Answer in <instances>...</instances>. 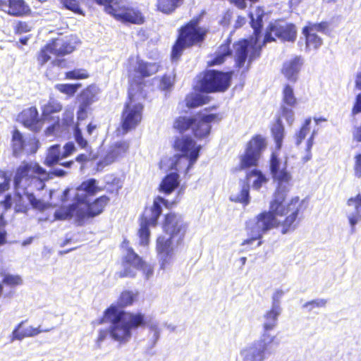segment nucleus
<instances>
[{
  "label": "nucleus",
  "mask_w": 361,
  "mask_h": 361,
  "mask_svg": "<svg viewBox=\"0 0 361 361\" xmlns=\"http://www.w3.org/2000/svg\"><path fill=\"white\" fill-rule=\"evenodd\" d=\"M286 193L277 189L269 203V211H264L255 216V220L246 224L248 238L242 243L243 245H252L257 240V246L262 243V238L264 233L279 228L282 234L293 231L299 222L300 216L305 209L304 201L299 197L291 198L285 204Z\"/></svg>",
  "instance_id": "1"
},
{
  "label": "nucleus",
  "mask_w": 361,
  "mask_h": 361,
  "mask_svg": "<svg viewBox=\"0 0 361 361\" xmlns=\"http://www.w3.org/2000/svg\"><path fill=\"white\" fill-rule=\"evenodd\" d=\"M250 25L253 29L252 35L234 42L231 49L227 48V56H233L235 66L238 68H243L247 59L248 69L250 63L260 57L262 47L268 42L276 41V37L283 42H294L296 39L297 29L294 24L270 23L266 28L263 41L259 44L263 27L262 15L257 16L256 18L251 15Z\"/></svg>",
  "instance_id": "2"
},
{
  "label": "nucleus",
  "mask_w": 361,
  "mask_h": 361,
  "mask_svg": "<svg viewBox=\"0 0 361 361\" xmlns=\"http://www.w3.org/2000/svg\"><path fill=\"white\" fill-rule=\"evenodd\" d=\"M109 323V329H101L95 340L99 347L109 336L119 344L128 342L132 336V331L139 328H145L149 324L147 316L141 312H118L115 307H108L102 316L94 321V325Z\"/></svg>",
  "instance_id": "3"
},
{
  "label": "nucleus",
  "mask_w": 361,
  "mask_h": 361,
  "mask_svg": "<svg viewBox=\"0 0 361 361\" xmlns=\"http://www.w3.org/2000/svg\"><path fill=\"white\" fill-rule=\"evenodd\" d=\"M203 14L204 12H202L194 16L178 28L177 37L171 51V59L172 61H178L185 49L194 46L200 47L204 42L209 30L205 27L200 26Z\"/></svg>",
  "instance_id": "4"
},
{
  "label": "nucleus",
  "mask_w": 361,
  "mask_h": 361,
  "mask_svg": "<svg viewBox=\"0 0 361 361\" xmlns=\"http://www.w3.org/2000/svg\"><path fill=\"white\" fill-rule=\"evenodd\" d=\"M50 178L49 173L37 161H23L15 171L13 188L18 192L40 190Z\"/></svg>",
  "instance_id": "5"
},
{
  "label": "nucleus",
  "mask_w": 361,
  "mask_h": 361,
  "mask_svg": "<svg viewBox=\"0 0 361 361\" xmlns=\"http://www.w3.org/2000/svg\"><path fill=\"white\" fill-rule=\"evenodd\" d=\"M104 6V11L115 20L125 24L141 25L146 23L144 12L138 7L129 4L128 0H94Z\"/></svg>",
  "instance_id": "6"
},
{
  "label": "nucleus",
  "mask_w": 361,
  "mask_h": 361,
  "mask_svg": "<svg viewBox=\"0 0 361 361\" xmlns=\"http://www.w3.org/2000/svg\"><path fill=\"white\" fill-rule=\"evenodd\" d=\"M219 119L220 118L216 114L203 116L197 114L196 116H180L174 119L173 128L180 134H183L190 130L195 138L201 140L210 133V123Z\"/></svg>",
  "instance_id": "7"
},
{
  "label": "nucleus",
  "mask_w": 361,
  "mask_h": 361,
  "mask_svg": "<svg viewBox=\"0 0 361 361\" xmlns=\"http://www.w3.org/2000/svg\"><path fill=\"white\" fill-rule=\"evenodd\" d=\"M144 104L135 92L128 91V97L121 113L120 128L122 134L135 130L142 122Z\"/></svg>",
  "instance_id": "8"
},
{
  "label": "nucleus",
  "mask_w": 361,
  "mask_h": 361,
  "mask_svg": "<svg viewBox=\"0 0 361 361\" xmlns=\"http://www.w3.org/2000/svg\"><path fill=\"white\" fill-rule=\"evenodd\" d=\"M267 145V140L263 135H254L247 142L243 153L239 157L238 169L245 170L256 168Z\"/></svg>",
  "instance_id": "9"
},
{
  "label": "nucleus",
  "mask_w": 361,
  "mask_h": 361,
  "mask_svg": "<svg viewBox=\"0 0 361 361\" xmlns=\"http://www.w3.org/2000/svg\"><path fill=\"white\" fill-rule=\"evenodd\" d=\"M120 247L125 253L119 263L121 269L116 272L115 276L118 279L135 278L137 267L144 264L143 259L130 246L127 238L122 240Z\"/></svg>",
  "instance_id": "10"
},
{
  "label": "nucleus",
  "mask_w": 361,
  "mask_h": 361,
  "mask_svg": "<svg viewBox=\"0 0 361 361\" xmlns=\"http://www.w3.org/2000/svg\"><path fill=\"white\" fill-rule=\"evenodd\" d=\"M73 200L78 204L75 216L78 221L94 218L104 212L110 202V198L102 195L92 201H90L86 195L76 194Z\"/></svg>",
  "instance_id": "11"
},
{
  "label": "nucleus",
  "mask_w": 361,
  "mask_h": 361,
  "mask_svg": "<svg viewBox=\"0 0 361 361\" xmlns=\"http://www.w3.org/2000/svg\"><path fill=\"white\" fill-rule=\"evenodd\" d=\"M173 149L177 152L176 161L172 166L177 167L178 161L181 158H185L188 160L187 171H188L197 161L200 157L202 149L200 145H197L195 140L190 135H182L175 137Z\"/></svg>",
  "instance_id": "12"
},
{
  "label": "nucleus",
  "mask_w": 361,
  "mask_h": 361,
  "mask_svg": "<svg viewBox=\"0 0 361 361\" xmlns=\"http://www.w3.org/2000/svg\"><path fill=\"white\" fill-rule=\"evenodd\" d=\"M255 176V179L252 181V186L255 190H259L263 184L268 181L266 176L262 171L254 169L247 172L245 180L241 182L240 190L237 194L231 195L229 199L231 201L242 204L247 206L250 203V180Z\"/></svg>",
  "instance_id": "13"
},
{
  "label": "nucleus",
  "mask_w": 361,
  "mask_h": 361,
  "mask_svg": "<svg viewBox=\"0 0 361 361\" xmlns=\"http://www.w3.org/2000/svg\"><path fill=\"white\" fill-rule=\"evenodd\" d=\"M278 345L276 336L267 338L262 335L259 340L244 348L242 355L244 361H264L271 354V345Z\"/></svg>",
  "instance_id": "14"
},
{
  "label": "nucleus",
  "mask_w": 361,
  "mask_h": 361,
  "mask_svg": "<svg viewBox=\"0 0 361 361\" xmlns=\"http://www.w3.org/2000/svg\"><path fill=\"white\" fill-rule=\"evenodd\" d=\"M188 228L187 222L178 214L170 212L164 214L162 221V230L171 238H177L176 244L183 242Z\"/></svg>",
  "instance_id": "15"
},
{
  "label": "nucleus",
  "mask_w": 361,
  "mask_h": 361,
  "mask_svg": "<svg viewBox=\"0 0 361 361\" xmlns=\"http://www.w3.org/2000/svg\"><path fill=\"white\" fill-rule=\"evenodd\" d=\"M197 84L202 92L224 91L226 88V73L214 70L205 71L200 75Z\"/></svg>",
  "instance_id": "16"
},
{
  "label": "nucleus",
  "mask_w": 361,
  "mask_h": 361,
  "mask_svg": "<svg viewBox=\"0 0 361 361\" xmlns=\"http://www.w3.org/2000/svg\"><path fill=\"white\" fill-rule=\"evenodd\" d=\"M269 171L273 180L278 184V189L281 190V186L291 183L292 175L288 169V163L286 161H282L276 152H272L270 154ZM282 190L286 192L285 189Z\"/></svg>",
  "instance_id": "17"
},
{
  "label": "nucleus",
  "mask_w": 361,
  "mask_h": 361,
  "mask_svg": "<svg viewBox=\"0 0 361 361\" xmlns=\"http://www.w3.org/2000/svg\"><path fill=\"white\" fill-rule=\"evenodd\" d=\"M160 66L157 63L144 61L140 56H130L128 59L127 71L128 75H133L135 78L142 80L149 78L157 73Z\"/></svg>",
  "instance_id": "18"
},
{
  "label": "nucleus",
  "mask_w": 361,
  "mask_h": 361,
  "mask_svg": "<svg viewBox=\"0 0 361 361\" xmlns=\"http://www.w3.org/2000/svg\"><path fill=\"white\" fill-rule=\"evenodd\" d=\"M298 104L293 88L288 84H286L282 90L281 104L279 109V115L284 118L287 123L291 126L295 120L294 109Z\"/></svg>",
  "instance_id": "19"
},
{
  "label": "nucleus",
  "mask_w": 361,
  "mask_h": 361,
  "mask_svg": "<svg viewBox=\"0 0 361 361\" xmlns=\"http://www.w3.org/2000/svg\"><path fill=\"white\" fill-rule=\"evenodd\" d=\"M27 145L30 146L27 154H35L39 147V141L38 139L33 137L26 142L23 133L17 128L13 129L11 132V140L13 156L16 158L19 157L23 153Z\"/></svg>",
  "instance_id": "20"
},
{
  "label": "nucleus",
  "mask_w": 361,
  "mask_h": 361,
  "mask_svg": "<svg viewBox=\"0 0 361 361\" xmlns=\"http://www.w3.org/2000/svg\"><path fill=\"white\" fill-rule=\"evenodd\" d=\"M18 120L25 128L35 133L42 130L44 124L42 118H39L35 106H30L20 111Z\"/></svg>",
  "instance_id": "21"
},
{
  "label": "nucleus",
  "mask_w": 361,
  "mask_h": 361,
  "mask_svg": "<svg viewBox=\"0 0 361 361\" xmlns=\"http://www.w3.org/2000/svg\"><path fill=\"white\" fill-rule=\"evenodd\" d=\"M174 238L169 236L166 238L159 235L156 240V251L160 257V268L164 269L169 264L173 253V240Z\"/></svg>",
  "instance_id": "22"
},
{
  "label": "nucleus",
  "mask_w": 361,
  "mask_h": 361,
  "mask_svg": "<svg viewBox=\"0 0 361 361\" xmlns=\"http://www.w3.org/2000/svg\"><path fill=\"white\" fill-rule=\"evenodd\" d=\"M158 221H153V216L148 213H143L140 217V228L137 231V235L140 238V245L147 246L149 243L150 231L149 226H156Z\"/></svg>",
  "instance_id": "23"
},
{
  "label": "nucleus",
  "mask_w": 361,
  "mask_h": 361,
  "mask_svg": "<svg viewBox=\"0 0 361 361\" xmlns=\"http://www.w3.org/2000/svg\"><path fill=\"white\" fill-rule=\"evenodd\" d=\"M178 200L176 199H174L172 201H169L168 200L157 195L154 198L151 207H145V213H148L153 216V221L155 222L156 220H159L162 213L161 204H163L165 208L171 209L178 203Z\"/></svg>",
  "instance_id": "24"
},
{
  "label": "nucleus",
  "mask_w": 361,
  "mask_h": 361,
  "mask_svg": "<svg viewBox=\"0 0 361 361\" xmlns=\"http://www.w3.org/2000/svg\"><path fill=\"white\" fill-rule=\"evenodd\" d=\"M303 64V59L300 56H296L283 63L281 73L285 78L290 82H296L298 75Z\"/></svg>",
  "instance_id": "25"
},
{
  "label": "nucleus",
  "mask_w": 361,
  "mask_h": 361,
  "mask_svg": "<svg viewBox=\"0 0 361 361\" xmlns=\"http://www.w3.org/2000/svg\"><path fill=\"white\" fill-rule=\"evenodd\" d=\"M54 51V56H63L71 54L75 49V42L68 37H56L51 41Z\"/></svg>",
  "instance_id": "26"
},
{
  "label": "nucleus",
  "mask_w": 361,
  "mask_h": 361,
  "mask_svg": "<svg viewBox=\"0 0 361 361\" xmlns=\"http://www.w3.org/2000/svg\"><path fill=\"white\" fill-rule=\"evenodd\" d=\"M281 309L280 305H272L270 310H267L264 314V322L262 324V334L267 338H271L273 336L269 334V331L273 330L277 325L278 317L280 315Z\"/></svg>",
  "instance_id": "27"
},
{
  "label": "nucleus",
  "mask_w": 361,
  "mask_h": 361,
  "mask_svg": "<svg viewBox=\"0 0 361 361\" xmlns=\"http://www.w3.org/2000/svg\"><path fill=\"white\" fill-rule=\"evenodd\" d=\"M25 322L26 321L20 322L13 330L11 337V340L12 341L16 340L21 341L25 338L33 337L42 332L48 331V329H41L40 326H39L38 327H33L32 326H29L27 327L24 328L23 325Z\"/></svg>",
  "instance_id": "28"
},
{
  "label": "nucleus",
  "mask_w": 361,
  "mask_h": 361,
  "mask_svg": "<svg viewBox=\"0 0 361 361\" xmlns=\"http://www.w3.org/2000/svg\"><path fill=\"white\" fill-rule=\"evenodd\" d=\"M180 180L177 172L166 174L160 182L158 190L164 195H171L180 185Z\"/></svg>",
  "instance_id": "29"
},
{
  "label": "nucleus",
  "mask_w": 361,
  "mask_h": 361,
  "mask_svg": "<svg viewBox=\"0 0 361 361\" xmlns=\"http://www.w3.org/2000/svg\"><path fill=\"white\" fill-rule=\"evenodd\" d=\"M139 293L130 290H123L119 294L116 304H111L109 307H115L118 312H127L122 309L132 306L137 299Z\"/></svg>",
  "instance_id": "30"
},
{
  "label": "nucleus",
  "mask_w": 361,
  "mask_h": 361,
  "mask_svg": "<svg viewBox=\"0 0 361 361\" xmlns=\"http://www.w3.org/2000/svg\"><path fill=\"white\" fill-rule=\"evenodd\" d=\"M129 148V143L127 141H119L113 144L102 161L109 164L114 162L118 157L123 155Z\"/></svg>",
  "instance_id": "31"
},
{
  "label": "nucleus",
  "mask_w": 361,
  "mask_h": 361,
  "mask_svg": "<svg viewBox=\"0 0 361 361\" xmlns=\"http://www.w3.org/2000/svg\"><path fill=\"white\" fill-rule=\"evenodd\" d=\"M8 8L7 13L13 16H23L30 14L31 10L24 0H4Z\"/></svg>",
  "instance_id": "32"
},
{
  "label": "nucleus",
  "mask_w": 361,
  "mask_h": 361,
  "mask_svg": "<svg viewBox=\"0 0 361 361\" xmlns=\"http://www.w3.org/2000/svg\"><path fill=\"white\" fill-rule=\"evenodd\" d=\"M281 118L282 117L280 115L276 118L274 124L270 128L271 135L275 142V147L277 150L281 149L285 135V129Z\"/></svg>",
  "instance_id": "33"
},
{
  "label": "nucleus",
  "mask_w": 361,
  "mask_h": 361,
  "mask_svg": "<svg viewBox=\"0 0 361 361\" xmlns=\"http://www.w3.org/2000/svg\"><path fill=\"white\" fill-rule=\"evenodd\" d=\"M63 109L61 104L55 100H49L42 107V118L44 121H51L56 119L54 114L60 112Z\"/></svg>",
  "instance_id": "34"
},
{
  "label": "nucleus",
  "mask_w": 361,
  "mask_h": 361,
  "mask_svg": "<svg viewBox=\"0 0 361 361\" xmlns=\"http://www.w3.org/2000/svg\"><path fill=\"white\" fill-rule=\"evenodd\" d=\"M302 33L305 37L307 49H317L322 46L323 40L314 31L310 30V28L305 26Z\"/></svg>",
  "instance_id": "35"
},
{
  "label": "nucleus",
  "mask_w": 361,
  "mask_h": 361,
  "mask_svg": "<svg viewBox=\"0 0 361 361\" xmlns=\"http://www.w3.org/2000/svg\"><path fill=\"white\" fill-rule=\"evenodd\" d=\"M184 0H157L156 9L166 15L173 13L183 4Z\"/></svg>",
  "instance_id": "36"
},
{
  "label": "nucleus",
  "mask_w": 361,
  "mask_h": 361,
  "mask_svg": "<svg viewBox=\"0 0 361 361\" xmlns=\"http://www.w3.org/2000/svg\"><path fill=\"white\" fill-rule=\"evenodd\" d=\"M98 182L94 178H90L82 181L78 187L77 190L82 191L85 194H80L81 195L94 196L97 193L103 190V188L98 186Z\"/></svg>",
  "instance_id": "37"
},
{
  "label": "nucleus",
  "mask_w": 361,
  "mask_h": 361,
  "mask_svg": "<svg viewBox=\"0 0 361 361\" xmlns=\"http://www.w3.org/2000/svg\"><path fill=\"white\" fill-rule=\"evenodd\" d=\"M79 209L78 204L74 201V203L68 206H62L57 209L54 212V217L57 220L69 219L76 214Z\"/></svg>",
  "instance_id": "38"
},
{
  "label": "nucleus",
  "mask_w": 361,
  "mask_h": 361,
  "mask_svg": "<svg viewBox=\"0 0 361 361\" xmlns=\"http://www.w3.org/2000/svg\"><path fill=\"white\" fill-rule=\"evenodd\" d=\"M209 97L201 94L190 93L185 99V106L189 109H194L207 104Z\"/></svg>",
  "instance_id": "39"
},
{
  "label": "nucleus",
  "mask_w": 361,
  "mask_h": 361,
  "mask_svg": "<svg viewBox=\"0 0 361 361\" xmlns=\"http://www.w3.org/2000/svg\"><path fill=\"white\" fill-rule=\"evenodd\" d=\"M122 186L123 183L119 177L110 175L105 181L104 186L102 188L103 190H105L108 194L116 196L118 195L119 190L122 188Z\"/></svg>",
  "instance_id": "40"
},
{
  "label": "nucleus",
  "mask_w": 361,
  "mask_h": 361,
  "mask_svg": "<svg viewBox=\"0 0 361 361\" xmlns=\"http://www.w3.org/2000/svg\"><path fill=\"white\" fill-rule=\"evenodd\" d=\"M63 158L60 145H54L50 147L44 163L47 166L51 167L59 164Z\"/></svg>",
  "instance_id": "41"
},
{
  "label": "nucleus",
  "mask_w": 361,
  "mask_h": 361,
  "mask_svg": "<svg viewBox=\"0 0 361 361\" xmlns=\"http://www.w3.org/2000/svg\"><path fill=\"white\" fill-rule=\"evenodd\" d=\"M82 97V102L78 111V118L80 117V114H85L86 109L94 101L95 95L91 91L90 88L87 87L81 93Z\"/></svg>",
  "instance_id": "42"
},
{
  "label": "nucleus",
  "mask_w": 361,
  "mask_h": 361,
  "mask_svg": "<svg viewBox=\"0 0 361 361\" xmlns=\"http://www.w3.org/2000/svg\"><path fill=\"white\" fill-rule=\"evenodd\" d=\"M51 54L54 55V51L51 42H49L42 47L37 55V60L40 66H44L51 59Z\"/></svg>",
  "instance_id": "43"
},
{
  "label": "nucleus",
  "mask_w": 361,
  "mask_h": 361,
  "mask_svg": "<svg viewBox=\"0 0 361 361\" xmlns=\"http://www.w3.org/2000/svg\"><path fill=\"white\" fill-rule=\"evenodd\" d=\"M59 2L63 8L68 10L75 14L85 16L80 0H59Z\"/></svg>",
  "instance_id": "44"
},
{
  "label": "nucleus",
  "mask_w": 361,
  "mask_h": 361,
  "mask_svg": "<svg viewBox=\"0 0 361 361\" xmlns=\"http://www.w3.org/2000/svg\"><path fill=\"white\" fill-rule=\"evenodd\" d=\"M311 118H307L295 135V144L300 145L310 132Z\"/></svg>",
  "instance_id": "45"
},
{
  "label": "nucleus",
  "mask_w": 361,
  "mask_h": 361,
  "mask_svg": "<svg viewBox=\"0 0 361 361\" xmlns=\"http://www.w3.org/2000/svg\"><path fill=\"white\" fill-rule=\"evenodd\" d=\"M82 86L80 83L76 84H56L55 85V89L57 90L62 94H66L68 97L73 96L77 90Z\"/></svg>",
  "instance_id": "46"
},
{
  "label": "nucleus",
  "mask_w": 361,
  "mask_h": 361,
  "mask_svg": "<svg viewBox=\"0 0 361 361\" xmlns=\"http://www.w3.org/2000/svg\"><path fill=\"white\" fill-rule=\"evenodd\" d=\"M89 73L85 69H74L65 73V78L68 80H80L89 78Z\"/></svg>",
  "instance_id": "47"
},
{
  "label": "nucleus",
  "mask_w": 361,
  "mask_h": 361,
  "mask_svg": "<svg viewBox=\"0 0 361 361\" xmlns=\"http://www.w3.org/2000/svg\"><path fill=\"white\" fill-rule=\"evenodd\" d=\"M2 283L10 287H16L23 283V279L19 275L6 274L4 275Z\"/></svg>",
  "instance_id": "48"
},
{
  "label": "nucleus",
  "mask_w": 361,
  "mask_h": 361,
  "mask_svg": "<svg viewBox=\"0 0 361 361\" xmlns=\"http://www.w3.org/2000/svg\"><path fill=\"white\" fill-rule=\"evenodd\" d=\"M30 191L27 190L22 192L26 196L32 207L39 210L44 209L45 204L42 200L37 199L35 195Z\"/></svg>",
  "instance_id": "49"
},
{
  "label": "nucleus",
  "mask_w": 361,
  "mask_h": 361,
  "mask_svg": "<svg viewBox=\"0 0 361 361\" xmlns=\"http://www.w3.org/2000/svg\"><path fill=\"white\" fill-rule=\"evenodd\" d=\"M221 50L216 54L212 59L207 62L208 66H213L222 64L226 59V48H224L222 44L220 47Z\"/></svg>",
  "instance_id": "50"
},
{
  "label": "nucleus",
  "mask_w": 361,
  "mask_h": 361,
  "mask_svg": "<svg viewBox=\"0 0 361 361\" xmlns=\"http://www.w3.org/2000/svg\"><path fill=\"white\" fill-rule=\"evenodd\" d=\"M74 138L78 146L81 149H85L87 145V141L83 137L82 131L80 129L78 124H76L74 127Z\"/></svg>",
  "instance_id": "51"
},
{
  "label": "nucleus",
  "mask_w": 361,
  "mask_h": 361,
  "mask_svg": "<svg viewBox=\"0 0 361 361\" xmlns=\"http://www.w3.org/2000/svg\"><path fill=\"white\" fill-rule=\"evenodd\" d=\"M306 27L315 32L317 31L326 33L329 31V23L326 21H322L318 23H309Z\"/></svg>",
  "instance_id": "52"
},
{
  "label": "nucleus",
  "mask_w": 361,
  "mask_h": 361,
  "mask_svg": "<svg viewBox=\"0 0 361 361\" xmlns=\"http://www.w3.org/2000/svg\"><path fill=\"white\" fill-rule=\"evenodd\" d=\"M348 206L353 207L356 214L361 213V195L357 194L355 197L348 199L346 202Z\"/></svg>",
  "instance_id": "53"
},
{
  "label": "nucleus",
  "mask_w": 361,
  "mask_h": 361,
  "mask_svg": "<svg viewBox=\"0 0 361 361\" xmlns=\"http://www.w3.org/2000/svg\"><path fill=\"white\" fill-rule=\"evenodd\" d=\"M173 85V78L171 75L164 74L161 76L159 82V88L163 90H167Z\"/></svg>",
  "instance_id": "54"
},
{
  "label": "nucleus",
  "mask_w": 361,
  "mask_h": 361,
  "mask_svg": "<svg viewBox=\"0 0 361 361\" xmlns=\"http://www.w3.org/2000/svg\"><path fill=\"white\" fill-rule=\"evenodd\" d=\"M326 304V300L324 299H316L305 302L302 307L307 308L309 311H312L315 307H324Z\"/></svg>",
  "instance_id": "55"
},
{
  "label": "nucleus",
  "mask_w": 361,
  "mask_h": 361,
  "mask_svg": "<svg viewBox=\"0 0 361 361\" xmlns=\"http://www.w3.org/2000/svg\"><path fill=\"white\" fill-rule=\"evenodd\" d=\"M30 207L25 203L23 197L19 195L18 198L15 202V211L18 213H27Z\"/></svg>",
  "instance_id": "56"
},
{
  "label": "nucleus",
  "mask_w": 361,
  "mask_h": 361,
  "mask_svg": "<svg viewBox=\"0 0 361 361\" xmlns=\"http://www.w3.org/2000/svg\"><path fill=\"white\" fill-rule=\"evenodd\" d=\"M54 122L51 125L49 126L44 130V134L47 136L52 135L60 127V118L57 116L54 120Z\"/></svg>",
  "instance_id": "57"
},
{
  "label": "nucleus",
  "mask_w": 361,
  "mask_h": 361,
  "mask_svg": "<svg viewBox=\"0 0 361 361\" xmlns=\"http://www.w3.org/2000/svg\"><path fill=\"white\" fill-rule=\"evenodd\" d=\"M31 30V27L26 22L18 21L15 27V32L17 34L28 32Z\"/></svg>",
  "instance_id": "58"
},
{
  "label": "nucleus",
  "mask_w": 361,
  "mask_h": 361,
  "mask_svg": "<svg viewBox=\"0 0 361 361\" xmlns=\"http://www.w3.org/2000/svg\"><path fill=\"white\" fill-rule=\"evenodd\" d=\"M143 264V265L137 267V270H142L145 277L149 279L154 274V267L150 264H147L144 260Z\"/></svg>",
  "instance_id": "59"
},
{
  "label": "nucleus",
  "mask_w": 361,
  "mask_h": 361,
  "mask_svg": "<svg viewBox=\"0 0 361 361\" xmlns=\"http://www.w3.org/2000/svg\"><path fill=\"white\" fill-rule=\"evenodd\" d=\"M354 172L356 177L361 178V153L355 156Z\"/></svg>",
  "instance_id": "60"
},
{
  "label": "nucleus",
  "mask_w": 361,
  "mask_h": 361,
  "mask_svg": "<svg viewBox=\"0 0 361 361\" xmlns=\"http://www.w3.org/2000/svg\"><path fill=\"white\" fill-rule=\"evenodd\" d=\"M75 151V145L73 142H68L63 147L62 157L66 158L72 154Z\"/></svg>",
  "instance_id": "61"
},
{
  "label": "nucleus",
  "mask_w": 361,
  "mask_h": 361,
  "mask_svg": "<svg viewBox=\"0 0 361 361\" xmlns=\"http://www.w3.org/2000/svg\"><path fill=\"white\" fill-rule=\"evenodd\" d=\"M0 205L1 207L6 211L11 209L12 206V197L11 195L8 194L6 195L4 200L0 201Z\"/></svg>",
  "instance_id": "62"
},
{
  "label": "nucleus",
  "mask_w": 361,
  "mask_h": 361,
  "mask_svg": "<svg viewBox=\"0 0 361 361\" xmlns=\"http://www.w3.org/2000/svg\"><path fill=\"white\" fill-rule=\"evenodd\" d=\"M284 292L282 290H277L272 295V305H279V300L283 295Z\"/></svg>",
  "instance_id": "63"
},
{
  "label": "nucleus",
  "mask_w": 361,
  "mask_h": 361,
  "mask_svg": "<svg viewBox=\"0 0 361 361\" xmlns=\"http://www.w3.org/2000/svg\"><path fill=\"white\" fill-rule=\"evenodd\" d=\"M361 112V94H358L356 97L355 104L353 108V113L357 114Z\"/></svg>",
  "instance_id": "64"
}]
</instances>
